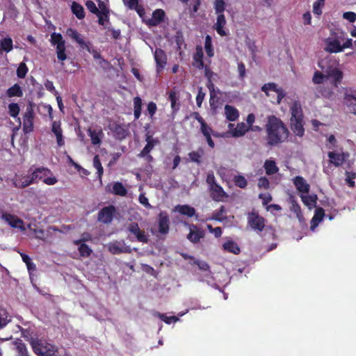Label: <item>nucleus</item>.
<instances>
[{"label":"nucleus","instance_id":"obj_22","mask_svg":"<svg viewBox=\"0 0 356 356\" xmlns=\"http://www.w3.org/2000/svg\"><path fill=\"white\" fill-rule=\"evenodd\" d=\"M204 53L201 46H197L195 53L193 56V65L199 70H202L204 67V63L203 60Z\"/></svg>","mask_w":356,"mask_h":356},{"label":"nucleus","instance_id":"obj_21","mask_svg":"<svg viewBox=\"0 0 356 356\" xmlns=\"http://www.w3.org/2000/svg\"><path fill=\"white\" fill-rule=\"evenodd\" d=\"M291 120V129L294 134L299 137H302L305 134L303 127V119H295Z\"/></svg>","mask_w":356,"mask_h":356},{"label":"nucleus","instance_id":"obj_6","mask_svg":"<svg viewBox=\"0 0 356 356\" xmlns=\"http://www.w3.org/2000/svg\"><path fill=\"white\" fill-rule=\"evenodd\" d=\"M115 212L116 209L113 205L103 207L98 213L97 220L108 225L112 222Z\"/></svg>","mask_w":356,"mask_h":356},{"label":"nucleus","instance_id":"obj_18","mask_svg":"<svg viewBox=\"0 0 356 356\" xmlns=\"http://www.w3.org/2000/svg\"><path fill=\"white\" fill-rule=\"evenodd\" d=\"M51 131L56 136V142L59 147L65 145L63 130L60 122L54 121L51 124Z\"/></svg>","mask_w":356,"mask_h":356},{"label":"nucleus","instance_id":"obj_42","mask_svg":"<svg viewBox=\"0 0 356 356\" xmlns=\"http://www.w3.org/2000/svg\"><path fill=\"white\" fill-rule=\"evenodd\" d=\"M44 172V173H51V170L47 168L41 167L35 168L33 172L29 175L30 177V180H31L32 184L38 182V175L39 173Z\"/></svg>","mask_w":356,"mask_h":356},{"label":"nucleus","instance_id":"obj_41","mask_svg":"<svg viewBox=\"0 0 356 356\" xmlns=\"http://www.w3.org/2000/svg\"><path fill=\"white\" fill-rule=\"evenodd\" d=\"M169 100L171 104V108L172 111L177 112L179 109V103H177L179 100V95L174 90H171L169 92Z\"/></svg>","mask_w":356,"mask_h":356},{"label":"nucleus","instance_id":"obj_55","mask_svg":"<svg viewBox=\"0 0 356 356\" xmlns=\"http://www.w3.org/2000/svg\"><path fill=\"white\" fill-rule=\"evenodd\" d=\"M325 79H326V73L323 74L319 71H316L312 77L313 83L318 85L323 83Z\"/></svg>","mask_w":356,"mask_h":356},{"label":"nucleus","instance_id":"obj_56","mask_svg":"<svg viewBox=\"0 0 356 356\" xmlns=\"http://www.w3.org/2000/svg\"><path fill=\"white\" fill-rule=\"evenodd\" d=\"M234 184L241 188H245L248 185L246 179L242 175H236L234 178Z\"/></svg>","mask_w":356,"mask_h":356},{"label":"nucleus","instance_id":"obj_34","mask_svg":"<svg viewBox=\"0 0 356 356\" xmlns=\"http://www.w3.org/2000/svg\"><path fill=\"white\" fill-rule=\"evenodd\" d=\"M23 94V90L18 83L14 84L6 90V95L8 97H22Z\"/></svg>","mask_w":356,"mask_h":356},{"label":"nucleus","instance_id":"obj_58","mask_svg":"<svg viewBox=\"0 0 356 356\" xmlns=\"http://www.w3.org/2000/svg\"><path fill=\"white\" fill-rule=\"evenodd\" d=\"M214 9L217 15L223 14L225 10V3L223 0H215Z\"/></svg>","mask_w":356,"mask_h":356},{"label":"nucleus","instance_id":"obj_16","mask_svg":"<svg viewBox=\"0 0 356 356\" xmlns=\"http://www.w3.org/2000/svg\"><path fill=\"white\" fill-rule=\"evenodd\" d=\"M293 181L297 191L301 194L305 195L309 192L310 186L302 177L296 176L293 178Z\"/></svg>","mask_w":356,"mask_h":356},{"label":"nucleus","instance_id":"obj_57","mask_svg":"<svg viewBox=\"0 0 356 356\" xmlns=\"http://www.w3.org/2000/svg\"><path fill=\"white\" fill-rule=\"evenodd\" d=\"M20 108L19 106L17 103H10L8 105V113L13 118H16L19 115Z\"/></svg>","mask_w":356,"mask_h":356},{"label":"nucleus","instance_id":"obj_49","mask_svg":"<svg viewBox=\"0 0 356 356\" xmlns=\"http://www.w3.org/2000/svg\"><path fill=\"white\" fill-rule=\"evenodd\" d=\"M291 206L290 208L291 211L292 212H293L294 213H296V215L298 219H300L302 217L300 206L299 205V204L297 202V201L293 197H291Z\"/></svg>","mask_w":356,"mask_h":356},{"label":"nucleus","instance_id":"obj_13","mask_svg":"<svg viewBox=\"0 0 356 356\" xmlns=\"http://www.w3.org/2000/svg\"><path fill=\"white\" fill-rule=\"evenodd\" d=\"M154 60L156 64V71L160 72L165 67L167 63V56L165 51L160 49L156 48L154 51Z\"/></svg>","mask_w":356,"mask_h":356},{"label":"nucleus","instance_id":"obj_36","mask_svg":"<svg viewBox=\"0 0 356 356\" xmlns=\"http://www.w3.org/2000/svg\"><path fill=\"white\" fill-rule=\"evenodd\" d=\"M176 209L180 214L188 217H193L195 214V209L188 204L178 205Z\"/></svg>","mask_w":356,"mask_h":356},{"label":"nucleus","instance_id":"obj_53","mask_svg":"<svg viewBox=\"0 0 356 356\" xmlns=\"http://www.w3.org/2000/svg\"><path fill=\"white\" fill-rule=\"evenodd\" d=\"M326 0H316L313 3V13L318 16L322 14V8L325 6Z\"/></svg>","mask_w":356,"mask_h":356},{"label":"nucleus","instance_id":"obj_4","mask_svg":"<svg viewBox=\"0 0 356 356\" xmlns=\"http://www.w3.org/2000/svg\"><path fill=\"white\" fill-rule=\"evenodd\" d=\"M50 42L51 45L56 46L57 58L60 61L67 59L65 53V41L60 33H53L51 35Z\"/></svg>","mask_w":356,"mask_h":356},{"label":"nucleus","instance_id":"obj_61","mask_svg":"<svg viewBox=\"0 0 356 356\" xmlns=\"http://www.w3.org/2000/svg\"><path fill=\"white\" fill-rule=\"evenodd\" d=\"M156 144L157 143H152L148 141V143L146 144V145L144 147V148L142 149V151L138 154V156L145 157L146 155H147L152 150L154 145Z\"/></svg>","mask_w":356,"mask_h":356},{"label":"nucleus","instance_id":"obj_60","mask_svg":"<svg viewBox=\"0 0 356 356\" xmlns=\"http://www.w3.org/2000/svg\"><path fill=\"white\" fill-rule=\"evenodd\" d=\"M28 72V67L24 63H21L17 69V75L20 79H24Z\"/></svg>","mask_w":356,"mask_h":356},{"label":"nucleus","instance_id":"obj_47","mask_svg":"<svg viewBox=\"0 0 356 356\" xmlns=\"http://www.w3.org/2000/svg\"><path fill=\"white\" fill-rule=\"evenodd\" d=\"M345 100L350 110L356 115V97L353 95H347Z\"/></svg>","mask_w":356,"mask_h":356},{"label":"nucleus","instance_id":"obj_38","mask_svg":"<svg viewBox=\"0 0 356 356\" xmlns=\"http://www.w3.org/2000/svg\"><path fill=\"white\" fill-rule=\"evenodd\" d=\"M225 212H226L225 207V206L222 205V206H220L219 209L215 211L213 213L211 217H210L207 220H216V221H219V222H222L227 219V217L223 216L224 213H225Z\"/></svg>","mask_w":356,"mask_h":356},{"label":"nucleus","instance_id":"obj_35","mask_svg":"<svg viewBox=\"0 0 356 356\" xmlns=\"http://www.w3.org/2000/svg\"><path fill=\"white\" fill-rule=\"evenodd\" d=\"M71 10L72 13L79 19H82L85 17V11L83 7L75 2L73 1L71 6Z\"/></svg>","mask_w":356,"mask_h":356},{"label":"nucleus","instance_id":"obj_7","mask_svg":"<svg viewBox=\"0 0 356 356\" xmlns=\"http://www.w3.org/2000/svg\"><path fill=\"white\" fill-rule=\"evenodd\" d=\"M34 111L31 105L27 106L23 116V131L28 134L33 131Z\"/></svg>","mask_w":356,"mask_h":356},{"label":"nucleus","instance_id":"obj_11","mask_svg":"<svg viewBox=\"0 0 356 356\" xmlns=\"http://www.w3.org/2000/svg\"><path fill=\"white\" fill-rule=\"evenodd\" d=\"M261 91L264 92L267 96H269V91H274L277 94V103L280 104L282 99L285 97V93L281 88H277L275 83H265L261 87Z\"/></svg>","mask_w":356,"mask_h":356},{"label":"nucleus","instance_id":"obj_59","mask_svg":"<svg viewBox=\"0 0 356 356\" xmlns=\"http://www.w3.org/2000/svg\"><path fill=\"white\" fill-rule=\"evenodd\" d=\"M8 314L6 309L0 308V329L5 327L9 320L8 319Z\"/></svg>","mask_w":356,"mask_h":356},{"label":"nucleus","instance_id":"obj_3","mask_svg":"<svg viewBox=\"0 0 356 356\" xmlns=\"http://www.w3.org/2000/svg\"><path fill=\"white\" fill-rule=\"evenodd\" d=\"M31 343L33 352L38 356H54L55 355V346L44 340L33 339Z\"/></svg>","mask_w":356,"mask_h":356},{"label":"nucleus","instance_id":"obj_25","mask_svg":"<svg viewBox=\"0 0 356 356\" xmlns=\"http://www.w3.org/2000/svg\"><path fill=\"white\" fill-rule=\"evenodd\" d=\"M325 50L330 53H339L342 51L341 43L337 39H328L326 41Z\"/></svg>","mask_w":356,"mask_h":356},{"label":"nucleus","instance_id":"obj_33","mask_svg":"<svg viewBox=\"0 0 356 356\" xmlns=\"http://www.w3.org/2000/svg\"><path fill=\"white\" fill-rule=\"evenodd\" d=\"M49 175H52V172H51V173H44V172H41V173H39L38 175V181H42L45 184L47 185H49V186H51V185H54L55 184L57 183L58 181V179L56 178V177L54 176H50Z\"/></svg>","mask_w":356,"mask_h":356},{"label":"nucleus","instance_id":"obj_62","mask_svg":"<svg viewBox=\"0 0 356 356\" xmlns=\"http://www.w3.org/2000/svg\"><path fill=\"white\" fill-rule=\"evenodd\" d=\"M132 234L136 236L137 240L139 242H142V243H147L148 242V237L145 234V231L140 230L139 229H138V231H136V232L132 233Z\"/></svg>","mask_w":356,"mask_h":356},{"label":"nucleus","instance_id":"obj_29","mask_svg":"<svg viewBox=\"0 0 356 356\" xmlns=\"http://www.w3.org/2000/svg\"><path fill=\"white\" fill-rule=\"evenodd\" d=\"M32 184L31 180H30V177L29 175H22L20 177H17L13 180V185L15 187L24 188L29 185Z\"/></svg>","mask_w":356,"mask_h":356},{"label":"nucleus","instance_id":"obj_24","mask_svg":"<svg viewBox=\"0 0 356 356\" xmlns=\"http://www.w3.org/2000/svg\"><path fill=\"white\" fill-rule=\"evenodd\" d=\"M225 115L228 121L234 122L239 118V111L234 106L226 104L225 106Z\"/></svg>","mask_w":356,"mask_h":356},{"label":"nucleus","instance_id":"obj_64","mask_svg":"<svg viewBox=\"0 0 356 356\" xmlns=\"http://www.w3.org/2000/svg\"><path fill=\"white\" fill-rule=\"evenodd\" d=\"M193 264L197 266L200 270L204 271L209 270L210 268L209 265L204 261L195 259L193 261Z\"/></svg>","mask_w":356,"mask_h":356},{"label":"nucleus","instance_id":"obj_31","mask_svg":"<svg viewBox=\"0 0 356 356\" xmlns=\"http://www.w3.org/2000/svg\"><path fill=\"white\" fill-rule=\"evenodd\" d=\"M300 198L303 204L309 209H312L313 207H315L318 200L317 195L316 194L309 195L301 194Z\"/></svg>","mask_w":356,"mask_h":356},{"label":"nucleus","instance_id":"obj_26","mask_svg":"<svg viewBox=\"0 0 356 356\" xmlns=\"http://www.w3.org/2000/svg\"><path fill=\"white\" fill-rule=\"evenodd\" d=\"M325 216V211L323 208L318 207L316 209L315 213L311 220L310 229L314 230Z\"/></svg>","mask_w":356,"mask_h":356},{"label":"nucleus","instance_id":"obj_40","mask_svg":"<svg viewBox=\"0 0 356 356\" xmlns=\"http://www.w3.org/2000/svg\"><path fill=\"white\" fill-rule=\"evenodd\" d=\"M223 248L225 250L234 253L235 254H239L241 250L236 243L233 241H228L225 242L223 245Z\"/></svg>","mask_w":356,"mask_h":356},{"label":"nucleus","instance_id":"obj_32","mask_svg":"<svg viewBox=\"0 0 356 356\" xmlns=\"http://www.w3.org/2000/svg\"><path fill=\"white\" fill-rule=\"evenodd\" d=\"M88 136L90 137L91 143L92 145H99L102 142V137L103 136V132L100 129L98 131L96 130L88 129Z\"/></svg>","mask_w":356,"mask_h":356},{"label":"nucleus","instance_id":"obj_43","mask_svg":"<svg viewBox=\"0 0 356 356\" xmlns=\"http://www.w3.org/2000/svg\"><path fill=\"white\" fill-rule=\"evenodd\" d=\"M142 111V99L139 97H136L134 99V115L136 120H138Z\"/></svg>","mask_w":356,"mask_h":356},{"label":"nucleus","instance_id":"obj_54","mask_svg":"<svg viewBox=\"0 0 356 356\" xmlns=\"http://www.w3.org/2000/svg\"><path fill=\"white\" fill-rule=\"evenodd\" d=\"M207 86L210 92V100H209L210 106L212 108L216 109V106L214 105V98L216 97V95L214 94V85L212 83L211 79H209L208 81Z\"/></svg>","mask_w":356,"mask_h":356},{"label":"nucleus","instance_id":"obj_10","mask_svg":"<svg viewBox=\"0 0 356 356\" xmlns=\"http://www.w3.org/2000/svg\"><path fill=\"white\" fill-rule=\"evenodd\" d=\"M327 156L330 159V163L335 167L341 166L345 161L349 157L348 152H341V153L336 152H329Z\"/></svg>","mask_w":356,"mask_h":356},{"label":"nucleus","instance_id":"obj_48","mask_svg":"<svg viewBox=\"0 0 356 356\" xmlns=\"http://www.w3.org/2000/svg\"><path fill=\"white\" fill-rule=\"evenodd\" d=\"M113 132L119 139H123L127 136V131L121 124H115L113 127Z\"/></svg>","mask_w":356,"mask_h":356},{"label":"nucleus","instance_id":"obj_52","mask_svg":"<svg viewBox=\"0 0 356 356\" xmlns=\"http://www.w3.org/2000/svg\"><path fill=\"white\" fill-rule=\"evenodd\" d=\"M154 316L159 317L161 321H164L167 324L175 323L178 321V318L175 316H167L165 314L159 312H156Z\"/></svg>","mask_w":356,"mask_h":356},{"label":"nucleus","instance_id":"obj_63","mask_svg":"<svg viewBox=\"0 0 356 356\" xmlns=\"http://www.w3.org/2000/svg\"><path fill=\"white\" fill-rule=\"evenodd\" d=\"M86 6L88 8V10L93 14H95V15L102 14V13H100L99 10L97 8L95 3L91 0L86 1Z\"/></svg>","mask_w":356,"mask_h":356},{"label":"nucleus","instance_id":"obj_5","mask_svg":"<svg viewBox=\"0 0 356 356\" xmlns=\"http://www.w3.org/2000/svg\"><path fill=\"white\" fill-rule=\"evenodd\" d=\"M325 73L326 79H330L332 85L334 88H338L343 77L342 71L337 67H329Z\"/></svg>","mask_w":356,"mask_h":356},{"label":"nucleus","instance_id":"obj_23","mask_svg":"<svg viewBox=\"0 0 356 356\" xmlns=\"http://www.w3.org/2000/svg\"><path fill=\"white\" fill-rule=\"evenodd\" d=\"M226 19L224 14H220L217 16L216 22L215 23L213 27L214 29L216 31L218 34H219L220 36H225L227 35V33L225 30L224 29L225 25H226Z\"/></svg>","mask_w":356,"mask_h":356},{"label":"nucleus","instance_id":"obj_50","mask_svg":"<svg viewBox=\"0 0 356 356\" xmlns=\"http://www.w3.org/2000/svg\"><path fill=\"white\" fill-rule=\"evenodd\" d=\"M1 48L8 53L13 49V40L10 38H5L1 40Z\"/></svg>","mask_w":356,"mask_h":356},{"label":"nucleus","instance_id":"obj_39","mask_svg":"<svg viewBox=\"0 0 356 356\" xmlns=\"http://www.w3.org/2000/svg\"><path fill=\"white\" fill-rule=\"evenodd\" d=\"M111 192L116 195L120 196H125L127 193L126 188L121 182L119 181H116L113 184Z\"/></svg>","mask_w":356,"mask_h":356},{"label":"nucleus","instance_id":"obj_46","mask_svg":"<svg viewBox=\"0 0 356 356\" xmlns=\"http://www.w3.org/2000/svg\"><path fill=\"white\" fill-rule=\"evenodd\" d=\"M93 166L97 170V177L99 181H102V177L104 173V168L102 165L99 155H95L93 158Z\"/></svg>","mask_w":356,"mask_h":356},{"label":"nucleus","instance_id":"obj_15","mask_svg":"<svg viewBox=\"0 0 356 356\" xmlns=\"http://www.w3.org/2000/svg\"><path fill=\"white\" fill-rule=\"evenodd\" d=\"M314 93L316 98L331 99L334 95L332 90L325 86H318L314 88Z\"/></svg>","mask_w":356,"mask_h":356},{"label":"nucleus","instance_id":"obj_19","mask_svg":"<svg viewBox=\"0 0 356 356\" xmlns=\"http://www.w3.org/2000/svg\"><path fill=\"white\" fill-rule=\"evenodd\" d=\"M165 16V11L162 9H156L152 13V18L147 21V24L155 26L161 24Z\"/></svg>","mask_w":356,"mask_h":356},{"label":"nucleus","instance_id":"obj_1","mask_svg":"<svg viewBox=\"0 0 356 356\" xmlns=\"http://www.w3.org/2000/svg\"><path fill=\"white\" fill-rule=\"evenodd\" d=\"M266 141L268 146L275 147L288 140L290 132L285 123L278 117L270 115L265 124Z\"/></svg>","mask_w":356,"mask_h":356},{"label":"nucleus","instance_id":"obj_12","mask_svg":"<svg viewBox=\"0 0 356 356\" xmlns=\"http://www.w3.org/2000/svg\"><path fill=\"white\" fill-rule=\"evenodd\" d=\"M190 232L187 235V238L193 243H197L201 238L205 236L204 231L198 229L197 225L191 224L189 225Z\"/></svg>","mask_w":356,"mask_h":356},{"label":"nucleus","instance_id":"obj_44","mask_svg":"<svg viewBox=\"0 0 356 356\" xmlns=\"http://www.w3.org/2000/svg\"><path fill=\"white\" fill-rule=\"evenodd\" d=\"M204 49L207 55L209 57H213L214 55V51L212 45V39L209 35H206L205 37V42H204Z\"/></svg>","mask_w":356,"mask_h":356},{"label":"nucleus","instance_id":"obj_9","mask_svg":"<svg viewBox=\"0 0 356 356\" xmlns=\"http://www.w3.org/2000/svg\"><path fill=\"white\" fill-rule=\"evenodd\" d=\"M209 191L210 197L215 202H222L225 198L228 197L227 193L218 184H215L214 186L209 187Z\"/></svg>","mask_w":356,"mask_h":356},{"label":"nucleus","instance_id":"obj_45","mask_svg":"<svg viewBox=\"0 0 356 356\" xmlns=\"http://www.w3.org/2000/svg\"><path fill=\"white\" fill-rule=\"evenodd\" d=\"M15 348L17 353V356H28L26 345L22 340L15 341Z\"/></svg>","mask_w":356,"mask_h":356},{"label":"nucleus","instance_id":"obj_30","mask_svg":"<svg viewBox=\"0 0 356 356\" xmlns=\"http://www.w3.org/2000/svg\"><path fill=\"white\" fill-rule=\"evenodd\" d=\"M200 131L204 136L208 145L211 148H213L215 147V143L211 138V134H213V129L208 124L202 128H200Z\"/></svg>","mask_w":356,"mask_h":356},{"label":"nucleus","instance_id":"obj_17","mask_svg":"<svg viewBox=\"0 0 356 356\" xmlns=\"http://www.w3.org/2000/svg\"><path fill=\"white\" fill-rule=\"evenodd\" d=\"M86 241L87 239L85 238L74 241V244L79 245L78 250L82 257H88L92 252V249L87 244L83 243Z\"/></svg>","mask_w":356,"mask_h":356},{"label":"nucleus","instance_id":"obj_37","mask_svg":"<svg viewBox=\"0 0 356 356\" xmlns=\"http://www.w3.org/2000/svg\"><path fill=\"white\" fill-rule=\"evenodd\" d=\"M266 174L268 175H272L277 173L279 170L278 167L276 165L275 161L266 160L264 165Z\"/></svg>","mask_w":356,"mask_h":356},{"label":"nucleus","instance_id":"obj_14","mask_svg":"<svg viewBox=\"0 0 356 356\" xmlns=\"http://www.w3.org/2000/svg\"><path fill=\"white\" fill-rule=\"evenodd\" d=\"M108 250L113 254H120L121 253H131V249L129 246L122 244L120 242L111 243L108 245Z\"/></svg>","mask_w":356,"mask_h":356},{"label":"nucleus","instance_id":"obj_27","mask_svg":"<svg viewBox=\"0 0 356 356\" xmlns=\"http://www.w3.org/2000/svg\"><path fill=\"white\" fill-rule=\"evenodd\" d=\"M290 112L291 117L290 120L303 119L302 110L300 104L298 102H294L291 108Z\"/></svg>","mask_w":356,"mask_h":356},{"label":"nucleus","instance_id":"obj_20","mask_svg":"<svg viewBox=\"0 0 356 356\" xmlns=\"http://www.w3.org/2000/svg\"><path fill=\"white\" fill-rule=\"evenodd\" d=\"M170 219L167 214L161 213L159 216V232L165 235L169 232Z\"/></svg>","mask_w":356,"mask_h":356},{"label":"nucleus","instance_id":"obj_28","mask_svg":"<svg viewBox=\"0 0 356 356\" xmlns=\"http://www.w3.org/2000/svg\"><path fill=\"white\" fill-rule=\"evenodd\" d=\"M249 131L250 127H248V125L244 122H240L232 130L231 133L233 137L238 138L244 136Z\"/></svg>","mask_w":356,"mask_h":356},{"label":"nucleus","instance_id":"obj_2","mask_svg":"<svg viewBox=\"0 0 356 356\" xmlns=\"http://www.w3.org/2000/svg\"><path fill=\"white\" fill-rule=\"evenodd\" d=\"M248 225L251 227L252 229L255 231L257 234H259L262 238H264L265 234H261V232L266 231V220L261 216L258 211L252 210L249 212L247 216Z\"/></svg>","mask_w":356,"mask_h":356},{"label":"nucleus","instance_id":"obj_8","mask_svg":"<svg viewBox=\"0 0 356 356\" xmlns=\"http://www.w3.org/2000/svg\"><path fill=\"white\" fill-rule=\"evenodd\" d=\"M1 219L5 220L11 227L19 228L24 230V221L15 215L3 212L1 215Z\"/></svg>","mask_w":356,"mask_h":356},{"label":"nucleus","instance_id":"obj_51","mask_svg":"<svg viewBox=\"0 0 356 356\" xmlns=\"http://www.w3.org/2000/svg\"><path fill=\"white\" fill-rule=\"evenodd\" d=\"M22 261L26 264L29 272L34 271L36 270L35 264L31 261L29 255L22 253L21 254Z\"/></svg>","mask_w":356,"mask_h":356}]
</instances>
